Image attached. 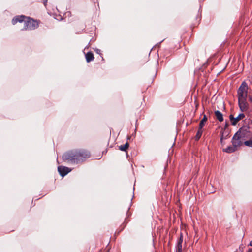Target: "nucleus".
Instances as JSON below:
<instances>
[{
	"mask_svg": "<svg viewBox=\"0 0 252 252\" xmlns=\"http://www.w3.org/2000/svg\"><path fill=\"white\" fill-rule=\"evenodd\" d=\"M248 87L245 82H242L238 90V98H244L247 97Z\"/></svg>",
	"mask_w": 252,
	"mask_h": 252,
	"instance_id": "nucleus-4",
	"label": "nucleus"
},
{
	"mask_svg": "<svg viewBox=\"0 0 252 252\" xmlns=\"http://www.w3.org/2000/svg\"><path fill=\"white\" fill-rule=\"evenodd\" d=\"M48 0H43V4L45 6L46 5Z\"/></svg>",
	"mask_w": 252,
	"mask_h": 252,
	"instance_id": "nucleus-19",
	"label": "nucleus"
},
{
	"mask_svg": "<svg viewBox=\"0 0 252 252\" xmlns=\"http://www.w3.org/2000/svg\"><path fill=\"white\" fill-rule=\"evenodd\" d=\"M22 22H24V24L21 30L29 31L37 29L39 26L40 21L34 20L30 17L24 15L15 16L11 20V23L13 25L17 23H21Z\"/></svg>",
	"mask_w": 252,
	"mask_h": 252,
	"instance_id": "nucleus-2",
	"label": "nucleus"
},
{
	"mask_svg": "<svg viewBox=\"0 0 252 252\" xmlns=\"http://www.w3.org/2000/svg\"><path fill=\"white\" fill-rule=\"evenodd\" d=\"M90 152L84 149H76L64 153L62 156L63 161L71 164H78L90 158Z\"/></svg>",
	"mask_w": 252,
	"mask_h": 252,
	"instance_id": "nucleus-1",
	"label": "nucleus"
},
{
	"mask_svg": "<svg viewBox=\"0 0 252 252\" xmlns=\"http://www.w3.org/2000/svg\"><path fill=\"white\" fill-rule=\"evenodd\" d=\"M220 134H221L220 142L222 143V141H223V132L221 131Z\"/></svg>",
	"mask_w": 252,
	"mask_h": 252,
	"instance_id": "nucleus-17",
	"label": "nucleus"
},
{
	"mask_svg": "<svg viewBox=\"0 0 252 252\" xmlns=\"http://www.w3.org/2000/svg\"><path fill=\"white\" fill-rule=\"evenodd\" d=\"M215 115L217 119L219 122H222L223 121V117L222 114L219 110L215 111Z\"/></svg>",
	"mask_w": 252,
	"mask_h": 252,
	"instance_id": "nucleus-9",
	"label": "nucleus"
},
{
	"mask_svg": "<svg viewBox=\"0 0 252 252\" xmlns=\"http://www.w3.org/2000/svg\"><path fill=\"white\" fill-rule=\"evenodd\" d=\"M247 97L238 98V105L241 111L244 112L248 110L249 104L247 102Z\"/></svg>",
	"mask_w": 252,
	"mask_h": 252,
	"instance_id": "nucleus-5",
	"label": "nucleus"
},
{
	"mask_svg": "<svg viewBox=\"0 0 252 252\" xmlns=\"http://www.w3.org/2000/svg\"><path fill=\"white\" fill-rule=\"evenodd\" d=\"M182 242H183V236L181 234L179 240L178 242V243L176 245V247H182Z\"/></svg>",
	"mask_w": 252,
	"mask_h": 252,
	"instance_id": "nucleus-14",
	"label": "nucleus"
},
{
	"mask_svg": "<svg viewBox=\"0 0 252 252\" xmlns=\"http://www.w3.org/2000/svg\"><path fill=\"white\" fill-rule=\"evenodd\" d=\"M176 252H182V247H176Z\"/></svg>",
	"mask_w": 252,
	"mask_h": 252,
	"instance_id": "nucleus-16",
	"label": "nucleus"
},
{
	"mask_svg": "<svg viewBox=\"0 0 252 252\" xmlns=\"http://www.w3.org/2000/svg\"><path fill=\"white\" fill-rule=\"evenodd\" d=\"M228 126V124L227 123H225V128H226Z\"/></svg>",
	"mask_w": 252,
	"mask_h": 252,
	"instance_id": "nucleus-21",
	"label": "nucleus"
},
{
	"mask_svg": "<svg viewBox=\"0 0 252 252\" xmlns=\"http://www.w3.org/2000/svg\"><path fill=\"white\" fill-rule=\"evenodd\" d=\"M245 117L244 114L241 113L237 117L234 118L232 115L229 116V119L232 125L235 126L241 119Z\"/></svg>",
	"mask_w": 252,
	"mask_h": 252,
	"instance_id": "nucleus-6",
	"label": "nucleus"
},
{
	"mask_svg": "<svg viewBox=\"0 0 252 252\" xmlns=\"http://www.w3.org/2000/svg\"><path fill=\"white\" fill-rule=\"evenodd\" d=\"M237 150V148L232 145V146H228L223 149V151L227 153H231Z\"/></svg>",
	"mask_w": 252,
	"mask_h": 252,
	"instance_id": "nucleus-10",
	"label": "nucleus"
},
{
	"mask_svg": "<svg viewBox=\"0 0 252 252\" xmlns=\"http://www.w3.org/2000/svg\"><path fill=\"white\" fill-rule=\"evenodd\" d=\"M249 245L252 246V240L250 242Z\"/></svg>",
	"mask_w": 252,
	"mask_h": 252,
	"instance_id": "nucleus-22",
	"label": "nucleus"
},
{
	"mask_svg": "<svg viewBox=\"0 0 252 252\" xmlns=\"http://www.w3.org/2000/svg\"><path fill=\"white\" fill-rule=\"evenodd\" d=\"M95 51H96V52L97 54H101V50H100V49H96L95 50Z\"/></svg>",
	"mask_w": 252,
	"mask_h": 252,
	"instance_id": "nucleus-18",
	"label": "nucleus"
},
{
	"mask_svg": "<svg viewBox=\"0 0 252 252\" xmlns=\"http://www.w3.org/2000/svg\"><path fill=\"white\" fill-rule=\"evenodd\" d=\"M58 171L62 177H64L71 171L68 167L63 166H59L58 167Z\"/></svg>",
	"mask_w": 252,
	"mask_h": 252,
	"instance_id": "nucleus-7",
	"label": "nucleus"
},
{
	"mask_svg": "<svg viewBox=\"0 0 252 252\" xmlns=\"http://www.w3.org/2000/svg\"><path fill=\"white\" fill-rule=\"evenodd\" d=\"M249 100L252 103V96H249Z\"/></svg>",
	"mask_w": 252,
	"mask_h": 252,
	"instance_id": "nucleus-20",
	"label": "nucleus"
},
{
	"mask_svg": "<svg viewBox=\"0 0 252 252\" xmlns=\"http://www.w3.org/2000/svg\"><path fill=\"white\" fill-rule=\"evenodd\" d=\"M247 252H252V249H249Z\"/></svg>",
	"mask_w": 252,
	"mask_h": 252,
	"instance_id": "nucleus-23",
	"label": "nucleus"
},
{
	"mask_svg": "<svg viewBox=\"0 0 252 252\" xmlns=\"http://www.w3.org/2000/svg\"><path fill=\"white\" fill-rule=\"evenodd\" d=\"M85 58L87 63L93 61L94 59L93 53L91 51L87 52L85 54Z\"/></svg>",
	"mask_w": 252,
	"mask_h": 252,
	"instance_id": "nucleus-8",
	"label": "nucleus"
},
{
	"mask_svg": "<svg viewBox=\"0 0 252 252\" xmlns=\"http://www.w3.org/2000/svg\"><path fill=\"white\" fill-rule=\"evenodd\" d=\"M207 117L204 115L203 119L201 120L199 123V128L200 129H202L204 126V123L207 121Z\"/></svg>",
	"mask_w": 252,
	"mask_h": 252,
	"instance_id": "nucleus-11",
	"label": "nucleus"
},
{
	"mask_svg": "<svg viewBox=\"0 0 252 252\" xmlns=\"http://www.w3.org/2000/svg\"><path fill=\"white\" fill-rule=\"evenodd\" d=\"M240 128L233 136L231 142L232 145L237 148L243 144L242 138L244 137V133L241 131Z\"/></svg>",
	"mask_w": 252,
	"mask_h": 252,
	"instance_id": "nucleus-3",
	"label": "nucleus"
},
{
	"mask_svg": "<svg viewBox=\"0 0 252 252\" xmlns=\"http://www.w3.org/2000/svg\"><path fill=\"white\" fill-rule=\"evenodd\" d=\"M244 144L247 146L252 148V140H249L246 141L244 142Z\"/></svg>",
	"mask_w": 252,
	"mask_h": 252,
	"instance_id": "nucleus-15",
	"label": "nucleus"
},
{
	"mask_svg": "<svg viewBox=\"0 0 252 252\" xmlns=\"http://www.w3.org/2000/svg\"><path fill=\"white\" fill-rule=\"evenodd\" d=\"M202 134V129L199 128L198 130L197 131V132L195 136V139L196 140H198L200 137L201 136Z\"/></svg>",
	"mask_w": 252,
	"mask_h": 252,
	"instance_id": "nucleus-13",
	"label": "nucleus"
},
{
	"mask_svg": "<svg viewBox=\"0 0 252 252\" xmlns=\"http://www.w3.org/2000/svg\"><path fill=\"white\" fill-rule=\"evenodd\" d=\"M129 147V144L128 142H126L125 144L121 145L119 147V149L122 151H126V149Z\"/></svg>",
	"mask_w": 252,
	"mask_h": 252,
	"instance_id": "nucleus-12",
	"label": "nucleus"
}]
</instances>
